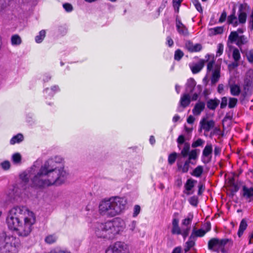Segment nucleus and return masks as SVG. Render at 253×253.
Instances as JSON below:
<instances>
[{"label": "nucleus", "mask_w": 253, "mask_h": 253, "mask_svg": "<svg viewBox=\"0 0 253 253\" xmlns=\"http://www.w3.org/2000/svg\"><path fill=\"white\" fill-rule=\"evenodd\" d=\"M136 226V222L132 221L131 223L129 225V229L131 231H133Z\"/></svg>", "instance_id": "nucleus-62"}, {"label": "nucleus", "mask_w": 253, "mask_h": 253, "mask_svg": "<svg viewBox=\"0 0 253 253\" xmlns=\"http://www.w3.org/2000/svg\"><path fill=\"white\" fill-rule=\"evenodd\" d=\"M10 0H0V11L5 9L9 5Z\"/></svg>", "instance_id": "nucleus-33"}, {"label": "nucleus", "mask_w": 253, "mask_h": 253, "mask_svg": "<svg viewBox=\"0 0 253 253\" xmlns=\"http://www.w3.org/2000/svg\"><path fill=\"white\" fill-rule=\"evenodd\" d=\"M179 154L176 153V152H173L171 154H169L168 157V162L169 164L172 165L175 161L176 158L178 159Z\"/></svg>", "instance_id": "nucleus-31"}, {"label": "nucleus", "mask_w": 253, "mask_h": 253, "mask_svg": "<svg viewBox=\"0 0 253 253\" xmlns=\"http://www.w3.org/2000/svg\"><path fill=\"white\" fill-rule=\"evenodd\" d=\"M6 195L8 199L10 201L14 200L16 198V196L15 195L14 193V189H9Z\"/></svg>", "instance_id": "nucleus-39"}, {"label": "nucleus", "mask_w": 253, "mask_h": 253, "mask_svg": "<svg viewBox=\"0 0 253 253\" xmlns=\"http://www.w3.org/2000/svg\"><path fill=\"white\" fill-rule=\"evenodd\" d=\"M247 226L248 224L247 221L246 219H243L240 224L239 229L238 232V235L239 237H241L243 235L244 231L247 228Z\"/></svg>", "instance_id": "nucleus-24"}, {"label": "nucleus", "mask_w": 253, "mask_h": 253, "mask_svg": "<svg viewBox=\"0 0 253 253\" xmlns=\"http://www.w3.org/2000/svg\"><path fill=\"white\" fill-rule=\"evenodd\" d=\"M1 167L2 168L5 169L7 170L9 169L10 165L9 162L7 161H5L1 163Z\"/></svg>", "instance_id": "nucleus-56"}, {"label": "nucleus", "mask_w": 253, "mask_h": 253, "mask_svg": "<svg viewBox=\"0 0 253 253\" xmlns=\"http://www.w3.org/2000/svg\"><path fill=\"white\" fill-rule=\"evenodd\" d=\"M190 217H187L185 219H183L182 221L181 227L184 232V239H185L187 237L189 233L190 230Z\"/></svg>", "instance_id": "nucleus-16"}, {"label": "nucleus", "mask_w": 253, "mask_h": 253, "mask_svg": "<svg viewBox=\"0 0 253 253\" xmlns=\"http://www.w3.org/2000/svg\"><path fill=\"white\" fill-rule=\"evenodd\" d=\"M204 171V168L202 166H198L194 169L191 174L197 177H199L201 176Z\"/></svg>", "instance_id": "nucleus-26"}, {"label": "nucleus", "mask_w": 253, "mask_h": 253, "mask_svg": "<svg viewBox=\"0 0 253 253\" xmlns=\"http://www.w3.org/2000/svg\"><path fill=\"white\" fill-rule=\"evenodd\" d=\"M227 17V13L225 10H223L222 12L221 16L219 19V23H223L224 22Z\"/></svg>", "instance_id": "nucleus-52"}, {"label": "nucleus", "mask_w": 253, "mask_h": 253, "mask_svg": "<svg viewBox=\"0 0 253 253\" xmlns=\"http://www.w3.org/2000/svg\"><path fill=\"white\" fill-rule=\"evenodd\" d=\"M232 56L235 61H239L241 59V55L237 48H235L233 49Z\"/></svg>", "instance_id": "nucleus-35"}, {"label": "nucleus", "mask_w": 253, "mask_h": 253, "mask_svg": "<svg viewBox=\"0 0 253 253\" xmlns=\"http://www.w3.org/2000/svg\"><path fill=\"white\" fill-rule=\"evenodd\" d=\"M125 226L124 221L116 218L105 223H97L95 227V234L98 238L111 240L115 238Z\"/></svg>", "instance_id": "nucleus-3"}, {"label": "nucleus", "mask_w": 253, "mask_h": 253, "mask_svg": "<svg viewBox=\"0 0 253 253\" xmlns=\"http://www.w3.org/2000/svg\"><path fill=\"white\" fill-rule=\"evenodd\" d=\"M200 150L198 149H195L191 150V160H195L197 158L198 155L200 154Z\"/></svg>", "instance_id": "nucleus-38"}, {"label": "nucleus", "mask_w": 253, "mask_h": 253, "mask_svg": "<svg viewBox=\"0 0 253 253\" xmlns=\"http://www.w3.org/2000/svg\"><path fill=\"white\" fill-rule=\"evenodd\" d=\"M179 220L177 218H174L172 221L171 234L173 235H182L184 237V232L181 227L179 226Z\"/></svg>", "instance_id": "nucleus-14"}, {"label": "nucleus", "mask_w": 253, "mask_h": 253, "mask_svg": "<svg viewBox=\"0 0 253 253\" xmlns=\"http://www.w3.org/2000/svg\"><path fill=\"white\" fill-rule=\"evenodd\" d=\"M13 162L15 164H19L21 162V157L19 153H15L12 157Z\"/></svg>", "instance_id": "nucleus-36"}, {"label": "nucleus", "mask_w": 253, "mask_h": 253, "mask_svg": "<svg viewBox=\"0 0 253 253\" xmlns=\"http://www.w3.org/2000/svg\"><path fill=\"white\" fill-rule=\"evenodd\" d=\"M249 6L246 3L241 4L239 7L238 23L244 24L246 22L247 12L249 10Z\"/></svg>", "instance_id": "nucleus-9"}, {"label": "nucleus", "mask_w": 253, "mask_h": 253, "mask_svg": "<svg viewBox=\"0 0 253 253\" xmlns=\"http://www.w3.org/2000/svg\"><path fill=\"white\" fill-rule=\"evenodd\" d=\"M68 175L62 158L56 156L46 161L37 173L31 178V186L42 188L63 183Z\"/></svg>", "instance_id": "nucleus-1"}, {"label": "nucleus", "mask_w": 253, "mask_h": 253, "mask_svg": "<svg viewBox=\"0 0 253 253\" xmlns=\"http://www.w3.org/2000/svg\"><path fill=\"white\" fill-rule=\"evenodd\" d=\"M198 203V198L197 197L193 196L191 198V205L196 206Z\"/></svg>", "instance_id": "nucleus-57"}, {"label": "nucleus", "mask_w": 253, "mask_h": 253, "mask_svg": "<svg viewBox=\"0 0 253 253\" xmlns=\"http://www.w3.org/2000/svg\"><path fill=\"white\" fill-rule=\"evenodd\" d=\"M243 196L247 199H250V202L253 200V187L248 188L246 186L243 187Z\"/></svg>", "instance_id": "nucleus-18"}, {"label": "nucleus", "mask_w": 253, "mask_h": 253, "mask_svg": "<svg viewBox=\"0 0 253 253\" xmlns=\"http://www.w3.org/2000/svg\"><path fill=\"white\" fill-rule=\"evenodd\" d=\"M184 193L187 195H189L190 194V178L187 180L186 183L185 185Z\"/></svg>", "instance_id": "nucleus-48"}, {"label": "nucleus", "mask_w": 253, "mask_h": 253, "mask_svg": "<svg viewBox=\"0 0 253 253\" xmlns=\"http://www.w3.org/2000/svg\"><path fill=\"white\" fill-rule=\"evenodd\" d=\"M205 60H200L197 63L193 65L191 68L192 72L193 74H196L199 72L203 68L205 65Z\"/></svg>", "instance_id": "nucleus-21"}, {"label": "nucleus", "mask_w": 253, "mask_h": 253, "mask_svg": "<svg viewBox=\"0 0 253 253\" xmlns=\"http://www.w3.org/2000/svg\"><path fill=\"white\" fill-rule=\"evenodd\" d=\"M193 3H194L196 9L200 12H202L203 11L201 5L199 1L197 0H192Z\"/></svg>", "instance_id": "nucleus-47"}, {"label": "nucleus", "mask_w": 253, "mask_h": 253, "mask_svg": "<svg viewBox=\"0 0 253 253\" xmlns=\"http://www.w3.org/2000/svg\"><path fill=\"white\" fill-rule=\"evenodd\" d=\"M20 180H21L20 185L23 190H25L27 186V185L29 181V177L28 174L26 172H23L19 175Z\"/></svg>", "instance_id": "nucleus-17"}, {"label": "nucleus", "mask_w": 253, "mask_h": 253, "mask_svg": "<svg viewBox=\"0 0 253 253\" xmlns=\"http://www.w3.org/2000/svg\"><path fill=\"white\" fill-rule=\"evenodd\" d=\"M190 103V94H185L180 99V105L183 107L187 106Z\"/></svg>", "instance_id": "nucleus-25"}, {"label": "nucleus", "mask_w": 253, "mask_h": 253, "mask_svg": "<svg viewBox=\"0 0 253 253\" xmlns=\"http://www.w3.org/2000/svg\"><path fill=\"white\" fill-rule=\"evenodd\" d=\"M220 77V67L219 66H215L214 70L212 71L211 78V82L209 85L211 87H214L216 84L218 82Z\"/></svg>", "instance_id": "nucleus-11"}, {"label": "nucleus", "mask_w": 253, "mask_h": 253, "mask_svg": "<svg viewBox=\"0 0 253 253\" xmlns=\"http://www.w3.org/2000/svg\"><path fill=\"white\" fill-rule=\"evenodd\" d=\"M59 90V87L57 85H54L53 87H52L50 90L51 92H49V94L50 95H53L54 93Z\"/></svg>", "instance_id": "nucleus-59"}, {"label": "nucleus", "mask_w": 253, "mask_h": 253, "mask_svg": "<svg viewBox=\"0 0 253 253\" xmlns=\"http://www.w3.org/2000/svg\"><path fill=\"white\" fill-rule=\"evenodd\" d=\"M176 27L179 34L183 36L188 35V29L182 23L177 17L176 19Z\"/></svg>", "instance_id": "nucleus-15"}, {"label": "nucleus", "mask_w": 253, "mask_h": 253, "mask_svg": "<svg viewBox=\"0 0 253 253\" xmlns=\"http://www.w3.org/2000/svg\"><path fill=\"white\" fill-rule=\"evenodd\" d=\"M215 66H218L215 64V62L213 60L210 61L208 62L207 65V72H209L214 70Z\"/></svg>", "instance_id": "nucleus-37"}, {"label": "nucleus", "mask_w": 253, "mask_h": 253, "mask_svg": "<svg viewBox=\"0 0 253 253\" xmlns=\"http://www.w3.org/2000/svg\"><path fill=\"white\" fill-rule=\"evenodd\" d=\"M202 49V45L201 44L197 43L195 45L191 44V52H197L199 51Z\"/></svg>", "instance_id": "nucleus-45"}, {"label": "nucleus", "mask_w": 253, "mask_h": 253, "mask_svg": "<svg viewBox=\"0 0 253 253\" xmlns=\"http://www.w3.org/2000/svg\"><path fill=\"white\" fill-rule=\"evenodd\" d=\"M45 36V30H42L40 32L39 35L35 37V41L37 43H41Z\"/></svg>", "instance_id": "nucleus-32"}, {"label": "nucleus", "mask_w": 253, "mask_h": 253, "mask_svg": "<svg viewBox=\"0 0 253 253\" xmlns=\"http://www.w3.org/2000/svg\"><path fill=\"white\" fill-rule=\"evenodd\" d=\"M212 152V145L211 144L207 145L203 151L202 156V161L204 164H207L211 161Z\"/></svg>", "instance_id": "nucleus-10"}, {"label": "nucleus", "mask_w": 253, "mask_h": 253, "mask_svg": "<svg viewBox=\"0 0 253 253\" xmlns=\"http://www.w3.org/2000/svg\"><path fill=\"white\" fill-rule=\"evenodd\" d=\"M219 100L216 98L210 99L207 102V106L209 109L214 110L219 105Z\"/></svg>", "instance_id": "nucleus-22"}, {"label": "nucleus", "mask_w": 253, "mask_h": 253, "mask_svg": "<svg viewBox=\"0 0 253 253\" xmlns=\"http://www.w3.org/2000/svg\"><path fill=\"white\" fill-rule=\"evenodd\" d=\"M36 217L33 212L23 206H16L10 209L6 217L8 228L17 232L20 236H28L33 229Z\"/></svg>", "instance_id": "nucleus-2"}, {"label": "nucleus", "mask_w": 253, "mask_h": 253, "mask_svg": "<svg viewBox=\"0 0 253 253\" xmlns=\"http://www.w3.org/2000/svg\"><path fill=\"white\" fill-rule=\"evenodd\" d=\"M186 246L184 249L185 253H189L188 252L190 251V239L186 242Z\"/></svg>", "instance_id": "nucleus-60"}, {"label": "nucleus", "mask_w": 253, "mask_h": 253, "mask_svg": "<svg viewBox=\"0 0 253 253\" xmlns=\"http://www.w3.org/2000/svg\"><path fill=\"white\" fill-rule=\"evenodd\" d=\"M230 92L232 95L238 96L241 92L240 86L236 84H231L230 85Z\"/></svg>", "instance_id": "nucleus-27"}, {"label": "nucleus", "mask_w": 253, "mask_h": 253, "mask_svg": "<svg viewBox=\"0 0 253 253\" xmlns=\"http://www.w3.org/2000/svg\"><path fill=\"white\" fill-rule=\"evenodd\" d=\"M236 42V44L240 47L242 45L246 42V39L244 36H239Z\"/></svg>", "instance_id": "nucleus-43"}, {"label": "nucleus", "mask_w": 253, "mask_h": 253, "mask_svg": "<svg viewBox=\"0 0 253 253\" xmlns=\"http://www.w3.org/2000/svg\"><path fill=\"white\" fill-rule=\"evenodd\" d=\"M184 54L183 52L180 49H177L174 53V59L179 61L183 57Z\"/></svg>", "instance_id": "nucleus-40"}, {"label": "nucleus", "mask_w": 253, "mask_h": 253, "mask_svg": "<svg viewBox=\"0 0 253 253\" xmlns=\"http://www.w3.org/2000/svg\"><path fill=\"white\" fill-rule=\"evenodd\" d=\"M16 247L6 240H0V253H15Z\"/></svg>", "instance_id": "nucleus-8"}, {"label": "nucleus", "mask_w": 253, "mask_h": 253, "mask_svg": "<svg viewBox=\"0 0 253 253\" xmlns=\"http://www.w3.org/2000/svg\"><path fill=\"white\" fill-rule=\"evenodd\" d=\"M232 245V242L228 239H219L213 238L209 240L208 242V249L213 252L218 253L221 252L223 253H226L227 252V249Z\"/></svg>", "instance_id": "nucleus-6"}, {"label": "nucleus", "mask_w": 253, "mask_h": 253, "mask_svg": "<svg viewBox=\"0 0 253 253\" xmlns=\"http://www.w3.org/2000/svg\"><path fill=\"white\" fill-rule=\"evenodd\" d=\"M205 234L206 232L204 231L203 229L197 230L194 227L191 234V248L195 245V238L203 237Z\"/></svg>", "instance_id": "nucleus-13"}, {"label": "nucleus", "mask_w": 253, "mask_h": 253, "mask_svg": "<svg viewBox=\"0 0 253 253\" xmlns=\"http://www.w3.org/2000/svg\"><path fill=\"white\" fill-rule=\"evenodd\" d=\"M217 47L218 49L216 52V56H220L223 51V45L222 43H219Z\"/></svg>", "instance_id": "nucleus-53"}, {"label": "nucleus", "mask_w": 253, "mask_h": 253, "mask_svg": "<svg viewBox=\"0 0 253 253\" xmlns=\"http://www.w3.org/2000/svg\"><path fill=\"white\" fill-rule=\"evenodd\" d=\"M140 207L139 205H135L134 207V211L133 216L134 217L136 216L140 212Z\"/></svg>", "instance_id": "nucleus-55"}, {"label": "nucleus", "mask_w": 253, "mask_h": 253, "mask_svg": "<svg viewBox=\"0 0 253 253\" xmlns=\"http://www.w3.org/2000/svg\"><path fill=\"white\" fill-rule=\"evenodd\" d=\"M183 0H172L173 6L175 10L178 12L179 6Z\"/></svg>", "instance_id": "nucleus-44"}, {"label": "nucleus", "mask_w": 253, "mask_h": 253, "mask_svg": "<svg viewBox=\"0 0 253 253\" xmlns=\"http://www.w3.org/2000/svg\"><path fill=\"white\" fill-rule=\"evenodd\" d=\"M224 27L223 26L216 27L209 29V35L212 36L218 34H221L223 32Z\"/></svg>", "instance_id": "nucleus-23"}, {"label": "nucleus", "mask_w": 253, "mask_h": 253, "mask_svg": "<svg viewBox=\"0 0 253 253\" xmlns=\"http://www.w3.org/2000/svg\"><path fill=\"white\" fill-rule=\"evenodd\" d=\"M230 184H231L232 187L233 188L232 190L234 192H237L239 190V187L237 185V184H236L234 182V179L233 178H232L230 180Z\"/></svg>", "instance_id": "nucleus-49"}, {"label": "nucleus", "mask_w": 253, "mask_h": 253, "mask_svg": "<svg viewBox=\"0 0 253 253\" xmlns=\"http://www.w3.org/2000/svg\"><path fill=\"white\" fill-rule=\"evenodd\" d=\"M63 6L67 12H71L73 10L72 5L69 3H65L63 4Z\"/></svg>", "instance_id": "nucleus-51"}, {"label": "nucleus", "mask_w": 253, "mask_h": 253, "mask_svg": "<svg viewBox=\"0 0 253 253\" xmlns=\"http://www.w3.org/2000/svg\"><path fill=\"white\" fill-rule=\"evenodd\" d=\"M238 37L239 35L237 32H231L228 37V42L233 43L237 40Z\"/></svg>", "instance_id": "nucleus-30"}, {"label": "nucleus", "mask_w": 253, "mask_h": 253, "mask_svg": "<svg viewBox=\"0 0 253 253\" xmlns=\"http://www.w3.org/2000/svg\"><path fill=\"white\" fill-rule=\"evenodd\" d=\"M205 190V186L202 183H199L198 184V194L201 195Z\"/></svg>", "instance_id": "nucleus-54"}, {"label": "nucleus", "mask_w": 253, "mask_h": 253, "mask_svg": "<svg viewBox=\"0 0 253 253\" xmlns=\"http://www.w3.org/2000/svg\"><path fill=\"white\" fill-rule=\"evenodd\" d=\"M205 104L203 102H198L195 105L192 112L194 115H199L204 109Z\"/></svg>", "instance_id": "nucleus-19"}, {"label": "nucleus", "mask_w": 253, "mask_h": 253, "mask_svg": "<svg viewBox=\"0 0 253 253\" xmlns=\"http://www.w3.org/2000/svg\"><path fill=\"white\" fill-rule=\"evenodd\" d=\"M197 87L199 88V91L198 93H195L193 94V95H192V99L193 100H197V99L198 98V97H199V95L200 94V93L202 91V89L200 86H198Z\"/></svg>", "instance_id": "nucleus-58"}, {"label": "nucleus", "mask_w": 253, "mask_h": 253, "mask_svg": "<svg viewBox=\"0 0 253 253\" xmlns=\"http://www.w3.org/2000/svg\"><path fill=\"white\" fill-rule=\"evenodd\" d=\"M237 99L235 98H229V103H228V107L229 108H233L235 107L237 103Z\"/></svg>", "instance_id": "nucleus-42"}, {"label": "nucleus", "mask_w": 253, "mask_h": 253, "mask_svg": "<svg viewBox=\"0 0 253 253\" xmlns=\"http://www.w3.org/2000/svg\"><path fill=\"white\" fill-rule=\"evenodd\" d=\"M172 253H181V248L180 247L175 248L172 251Z\"/></svg>", "instance_id": "nucleus-64"}, {"label": "nucleus", "mask_w": 253, "mask_h": 253, "mask_svg": "<svg viewBox=\"0 0 253 253\" xmlns=\"http://www.w3.org/2000/svg\"><path fill=\"white\" fill-rule=\"evenodd\" d=\"M200 124L201 127L206 131H210L215 125L214 121L212 120H207V117L203 118Z\"/></svg>", "instance_id": "nucleus-12"}, {"label": "nucleus", "mask_w": 253, "mask_h": 253, "mask_svg": "<svg viewBox=\"0 0 253 253\" xmlns=\"http://www.w3.org/2000/svg\"><path fill=\"white\" fill-rule=\"evenodd\" d=\"M23 139V135L21 133H18L11 139L10 143L11 145H13L16 143H18L22 142Z\"/></svg>", "instance_id": "nucleus-28"}, {"label": "nucleus", "mask_w": 253, "mask_h": 253, "mask_svg": "<svg viewBox=\"0 0 253 253\" xmlns=\"http://www.w3.org/2000/svg\"><path fill=\"white\" fill-rule=\"evenodd\" d=\"M205 143V141L201 138H198L196 140H194L192 144V147L193 148H196L199 146H203Z\"/></svg>", "instance_id": "nucleus-34"}, {"label": "nucleus", "mask_w": 253, "mask_h": 253, "mask_svg": "<svg viewBox=\"0 0 253 253\" xmlns=\"http://www.w3.org/2000/svg\"><path fill=\"white\" fill-rule=\"evenodd\" d=\"M227 22L229 24H232L234 27H236L238 25V21L235 15V9H233L232 13L228 16Z\"/></svg>", "instance_id": "nucleus-20"}, {"label": "nucleus", "mask_w": 253, "mask_h": 253, "mask_svg": "<svg viewBox=\"0 0 253 253\" xmlns=\"http://www.w3.org/2000/svg\"><path fill=\"white\" fill-rule=\"evenodd\" d=\"M126 204L127 201L125 198H111L101 202L99 206V212L102 215L114 217L120 214L125 210Z\"/></svg>", "instance_id": "nucleus-4"}, {"label": "nucleus", "mask_w": 253, "mask_h": 253, "mask_svg": "<svg viewBox=\"0 0 253 253\" xmlns=\"http://www.w3.org/2000/svg\"><path fill=\"white\" fill-rule=\"evenodd\" d=\"M56 240V238L53 235H49L45 239V241L48 244H52L55 242Z\"/></svg>", "instance_id": "nucleus-46"}, {"label": "nucleus", "mask_w": 253, "mask_h": 253, "mask_svg": "<svg viewBox=\"0 0 253 253\" xmlns=\"http://www.w3.org/2000/svg\"><path fill=\"white\" fill-rule=\"evenodd\" d=\"M246 55L248 61L251 63H253V49L247 51Z\"/></svg>", "instance_id": "nucleus-41"}, {"label": "nucleus", "mask_w": 253, "mask_h": 253, "mask_svg": "<svg viewBox=\"0 0 253 253\" xmlns=\"http://www.w3.org/2000/svg\"><path fill=\"white\" fill-rule=\"evenodd\" d=\"M106 253H128V251L126 245L124 243L117 242L108 247Z\"/></svg>", "instance_id": "nucleus-7"}, {"label": "nucleus", "mask_w": 253, "mask_h": 253, "mask_svg": "<svg viewBox=\"0 0 253 253\" xmlns=\"http://www.w3.org/2000/svg\"><path fill=\"white\" fill-rule=\"evenodd\" d=\"M11 42L13 45H18L21 43L22 40L19 35H14L11 37Z\"/></svg>", "instance_id": "nucleus-29"}, {"label": "nucleus", "mask_w": 253, "mask_h": 253, "mask_svg": "<svg viewBox=\"0 0 253 253\" xmlns=\"http://www.w3.org/2000/svg\"><path fill=\"white\" fill-rule=\"evenodd\" d=\"M185 141L183 135H179L177 139L178 147L181 150L177 162V170L183 173L188 171L190 164V144Z\"/></svg>", "instance_id": "nucleus-5"}, {"label": "nucleus", "mask_w": 253, "mask_h": 253, "mask_svg": "<svg viewBox=\"0 0 253 253\" xmlns=\"http://www.w3.org/2000/svg\"><path fill=\"white\" fill-rule=\"evenodd\" d=\"M167 44L169 47L171 46L173 44V40L169 37H167Z\"/></svg>", "instance_id": "nucleus-63"}, {"label": "nucleus", "mask_w": 253, "mask_h": 253, "mask_svg": "<svg viewBox=\"0 0 253 253\" xmlns=\"http://www.w3.org/2000/svg\"><path fill=\"white\" fill-rule=\"evenodd\" d=\"M228 99L226 97H223L221 98V102L220 103V108L223 109L225 108L227 105Z\"/></svg>", "instance_id": "nucleus-50"}, {"label": "nucleus", "mask_w": 253, "mask_h": 253, "mask_svg": "<svg viewBox=\"0 0 253 253\" xmlns=\"http://www.w3.org/2000/svg\"><path fill=\"white\" fill-rule=\"evenodd\" d=\"M204 228H205V229H204V231L206 232V233L207 232L211 230V223L210 222H207L204 225Z\"/></svg>", "instance_id": "nucleus-61"}]
</instances>
